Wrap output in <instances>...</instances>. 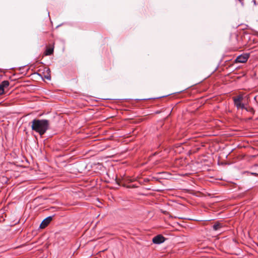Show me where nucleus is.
Returning <instances> with one entry per match:
<instances>
[{
    "mask_svg": "<svg viewBox=\"0 0 258 258\" xmlns=\"http://www.w3.org/2000/svg\"><path fill=\"white\" fill-rule=\"evenodd\" d=\"M31 128L38 133L40 136L43 135L49 127V121L47 119H34L31 122Z\"/></svg>",
    "mask_w": 258,
    "mask_h": 258,
    "instance_id": "1",
    "label": "nucleus"
},
{
    "mask_svg": "<svg viewBox=\"0 0 258 258\" xmlns=\"http://www.w3.org/2000/svg\"><path fill=\"white\" fill-rule=\"evenodd\" d=\"M243 99V97L242 95H238L236 97H233L234 105L238 109H244L247 110V108L245 107L244 104L242 103Z\"/></svg>",
    "mask_w": 258,
    "mask_h": 258,
    "instance_id": "2",
    "label": "nucleus"
},
{
    "mask_svg": "<svg viewBox=\"0 0 258 258\" xmlns=\"http://www.w3.org/2000/svg\"><path fill=\"white\" fill-rule=\"evenodd\" d=\"M249 57V54L243 53L238 56L234 60L235 63H245Z\"/></svg>",
    "mask_w": 258,
    "mask_h": 258,
    "instance_id": "3",
    "label": "nucleus"
},
{
    "mask_svg": "<svg viewBox=\"0 0 258 258\" xmlns=\"http://www.w3.org/2000/svg\"><path fill=\"white\" fill-rule=\"evenodd\" d=\"M54 47V42L50 43L46 47V50L44 52L45 55H50L53 54Z\"/></svg>",
    "mask_w": 258,
    "mask_h": 258,
    "instance_id": "4",
    "label": "nucleus"
},
{
    "mask_svg": "<svg viewBox=\"0 0 258 258\" xmlns=\"http://www.w3.org/2000/svg\"><path fill=\"white\" fill-rule=\"evenodd\" d=\"M165 240V237L162 236V235H158L156 236H155L153 239H152V241L155 244H161L162 243H163V242H164Z\"/></svg>",
    "mask_w": 258,
    "mask_h": 258,
    "instance_id": "5",
    "label": "nucleus"
},
{
    "mask_svg": "<svg viewBox=\"0 0 258 258\" xmlns=\"http://www.w3.org/2000/svg\"><path fill=\"white\" fill-rule=\"evenodd\" d=\"M10 83L8 81H4L0 84V95H2L5 93V89L8 88Z\"/></svg>",
    "mask_w": 258,
    "mask_h": 258,
    "instance_id": "6",
    "label": "nucleus"
},
{
    "mask_svg": "<svg viewBox=\"0 0 258 258\" xmlns=\"http://www.w3.org/2000/svg\"><path fill=\"white\" fill-rule=\"evenodd\" d=\"M52 220V217L51 216H49L44 219L41 223L40 225V228L41 229L45 228L50 223L51 221Z\"/></svg>",
    "mask_w": 258,
    "mask_h": 258,
    "instance_id": "7",
    "label": "nucleus"
},
{
    "mask_svg": "<svg viewBox=\"0 0 258 258\" xmlns=\"http://www.w3.org/2000/svg\"><path fill=\"white\" fill-rule=\"evenodd\" d=\"M222 227V224L219 222H217L213 226V229L215 231L219 230Z\"/></svg>",
    "mask_w": 258,
    "mask_h": 258,
    "instance_id": "8",
    "label": "nucleus"
},
{
    "mask_svg": "<svg viewBox=\"0 0 258 258\" xmlns=\"http://www.w3.org/2000/svg\"><path fill=\"white\" fill-rule=\"evenodd\" d=\"M44 77L47 80H50L51 79L50 75L49 73H48L46 75H45Z\"/></svg>",
    "mask_w": 258,
    "mask_h": 258,
    "instance_id": "9",
    "label": "nucleus"
},
{
    "mask_svg": "<svg viewBox=\"0 0 258 258\" xmlns=\"http://www.w3.org/2000/svg\"><path fill=\"white\" fill-rule=\"evenodd\" d=\"M247 111H250V112H254V110L252 108H250L249 109H247Z\"/></svg>",
    "mask_w": 258,
    "mask_h": 258,
    "instance_id": "10",
    "label": "nucleus"
}]
</instances>
